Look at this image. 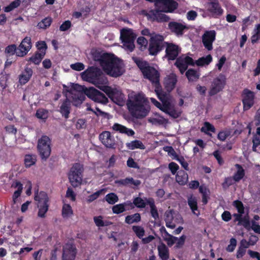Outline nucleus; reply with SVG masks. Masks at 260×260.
Returning <instances> with one entry per match:
<instances>
[{"label":"nucleus","instance_id":"f257e3e1","mask_svg":"<svg viewBox=\"0 0 260 260\" xmlns=\"http://www.w3.org/2000/svg\"><path fill=\"white\" fill-rule=\"evenodd\" d=\"M135 62L141 70L144 76L155 85V92L162 103H160L153 98L150 99L151 102L157 108L170 116L174 118L179 117L181 111L175 108L174 100L169 94L162 92L159 87V76L157 71L153 67L149 66L145 61L136 59Z\"/></svg>","mask_w":260,"mask_h":260},{"label":"nucleus","instance_id":"f03ea898","mask_svg":"<svg viewBox=\"0 0 260 260\" xmlns=\"http://www.w3.org/2000/svg\"><path fill=\"white\" fill-rule=\"evenodd\" d=\"M71 96L73 104L78 106L81 104L85 100V95L92 101L106 104L108 102L106 96L98 90L93 87L87 88L78 84H73L69 91V95L67 94V98Z\"/></svg>","mask_w":260,"mask_h":260},{"label":"nucleus","instance_id":"7ed1b4c3","mask_svg":"<svg viewBox=\"0 0 260 260\" xmlns=\"http://www.w3.org/2000/svg\"><path fill=\"white\" fill-rule=\"evenodd\" d=\"M148 103L144 94L142 92H132L128 95L126 106L133 116L142 118L147 115L150 110Z\"/></svg>","mask_w":260,"mask_h":260},{"label":"nucleus","instance_id":"20e7f679","mask_svg":"<svg viewBox=\"0 0 260 260\" xmlns=\"http://www.w3.org/2000/svg\"><path fill=\"white\" fill-rule=\"evenodd\" d=\"M178 3L174 0H156V10L149 11L146 16L151 21H167L169 17L164 13H173L178 7Z\"/></svg>","mask_w":260,"mask_h":260},{"label":"nucleus","instance_id":"39448f33","mask_svg":"<svg viewBox=\"0 0 260 260\" xmlns=\"http://www.w3.org/2000/svg\"><path fill=\"white\" fill-rule=\"evenodd\" d=\"M102 68L107 75L113 77L120 76L125 72L123 61L112 54H106Z\"/></svg>","mask_w":260,"mask_h":260},{"label":"nucleus","instance_id":"423d86ee","mask_svg":"<svg viewBox=\"0 0 260 260\" xmlns=\"http://www.w3.org/2000/svg\"><path fill=\"white\" fill-rule=\"evenodd\" d=\"M81 76L83 80L95 85L100 89L101 87L108 82L107 79L103 75L102 71L97 68H88L81 74Z\"/></svg>","mask_w":260,"mask_h":260},{"label":"nucleus","instance_id":"0eeeda50","mask_svg":"<svg viewBox=\"0 0 260 260\" xmlns=\"http://www.w3.org/2000/svg\"><path fill=\"white\" fill-rule=\"evenodd\" d=\"M141 34L150 37L149 46L150 54L155 55L162 49L164 40L162 36L153 31L150 32V30L147 28L143 29L141 31Z\"/></svg>","mask_w":260,"mask_h":260},{"label":"nucleus","instance_id":"6e6552de","mask_svg":"<svg viewBox=\"0 0 260 260\" xmlns=\"http://www.w3.org/2000/svg\"><path fill=\"white\" fill-rule=\"evenodd\" d=\"M35 201L38 209L37 215L39 218H44L47 212L49 203V198L47 193L43 191L35 193Z\"/></svg>","mask_w":260,"mask_h":260},{"label":"nucleus","instance_id":"1a4fd4ad","mask_svg":"<svg viewBox=\"0 0 260 260\" xmlns=\"http://www.w3.org/2000/svg\"><path fill=\"white\" fill-rule=\"evenodd\" d=\"M83 165L78 163L75 164L71 168L68 174V178L71 185L78 187L82 183Z\"/></svg>","mask_w":260,"mask_h":260},{"label":"nucleus","instance_id":"9d476101","mask_svg":"<svg viewBox=\"0 0 260 260\" xmlns=\"http://www.w3.org/2000/svg\"><path fill=\"white\" fill-rule=\"evenodd\" d=\"M136 35L130 28H123L120 31V39L122 47L126 51L132 52L135 48L134 40Z\"/></svg>","mask_w":260,"mask_h":260},{"label":"nucleus","instance_id":"9b49d317","mask_svg":"<svg viewBox=\"0 0 260 260\" xmlns=\"http://www.w3.org/2000/svg\"><path fill=\"white\" fill-rule=\"evenodd\" d=\"M51 140L47 136H42L38 141L37 148L42 159H47L51 153Z\"/></svg>","mask_w":260,"mask_h":260},{"label":"nucleus","instance_id":"f8f14e48","mask_svg":"<svg viewBox=\"0 0 260 260\" xmlns=\"http://www.w3.org/2000/svg\"><path fill=\"white\" fill-rule=\"evenodd\" d=\"M101 90L105 92L117 105H121L123 103L124 96L120 89L104 85L101 87Z\"/></svg>","mask_w":260,"mask_h":260},{"label":"nucleus","instance_id":"ddd939ff","mask_svg":"<svg viewBox=\"0 0 260 260\" xmlns=\"http://www.w3.org/2000/svg\"><path fill=\"white\" fill-rule=\"evenodd\" d=\"M165 220L166 226L171 229H174L176 224L182 223L183 222L181 216L172 210H168L166 211Z\"/></svg>","mask_w":260,"mask_h":260},{"label":"nucleus","instance_id":"4468645a","mask_svg":"<svg viewBox=\"0 0 260 260\" xmlns=\"http://www.w3.org/2000/svg\"><path fill=\"white\" fill-rule=\"evenodd\" d=\"M226 82V78L222 74H220L212 82L209 94L213 95L222 91Z\"/></svg>","mask_w":260,"mask_h":260},{"label":"nucleus","instance_id":"2eb2a0df","mask_svg":"<svg viewBox=\"0 0 260 260\" xmlns=\"http://www.w3.org/2000/svg\"><path fill=\"white\" fill-rule=\"evenodd\" d=\"M31 48V39L29 37H25L17 48L16 56L23 57L27 54Z\"/></svg>","mask_w":260,"mask_h":260},{"label":"nucleus","instance_id":"dca6fc26","mask_svg":"<svg viewBox=\"0 0 260 260\" xmlns=\"http://www.w3.org/2000/svg\"><path fill=\"white\" fill-rule=\"evenodd\" d=\"M254 93L248 89H245L243 93L242 102L243 110L246 111L251 108L254 104Z\"/></svg>","mask_w":260,"mask_h":260},{"label":"nucleus","instance_id":"f3484780","mask_svg":"<svg viewBox=\"0 0 260 260\" xmlns=\"http://www.w3.org/2000/svg\"><path fill=\"white\" fill-rule=\"evenodd\" d=\"M175 64L181 74H183L187 69L188 65L193 64V60L190 57L182 55L177 59Z\"/></svg>","mask_w":260,"mask_h":260},{"label":"nucleus","instance_id":"a211bd4d","mask_svg":"<svg viewBox=\"0 0 260 260\" xmlns=\"http://www.w3.org/2000/svg\"><path fill=\"white\" fill-rule=\"evenodd\" d=\"M216 32L215 30L206 31L202 37V42L205 47L208 50L213 49L212 43L215 39Z\"/></svg>","mask_w":260,"mask_h":260},{"label":"nucleus","instance_id":"6ab92c4d","mask_svg":"<svg viewBox=\"0 0 260 260\" xmlns=\"http://www.w3.org/2000/svg\"><path fill=\"white\" fill-rule=\"evenodd\" d=\"M76 254L75 247L71 244H66L63 250L62 260H74Z\"/></svg>","mask_w":260,"mask_h":260},{"label":"nucleus","instance_id":"aec40b11","mask_svg":"<svg viewBox=\"0 0 260 260\" xmlns=\"http://www.w3.org/2000/svg\"><path fill=\"white\" fill-rule=\"evenodd\" d=\"M180 51L178 46L173 44H167L166 57L168 60H174L178 55Z\"/></svg>","mask_w":260,"mask_h":260},{"label":"nucleus","instance_id":"412c9836","mask_svg":"<svg viewBox=\"0 0 260 260\" xmlns=\"http://www.w3.org/2000/svg\"><path fill=\"white\" fill-rule=\"evenodd\" d=\"M32 70L27 66H26L24 71L19 75L18 78L19 84L21 85L25 84L29 81L32 76Z\"/></svg>","mask_w":260,"mask_h":260},{"label":"nucleus","instance_id":"4be33fe9","mask_svg":"<svg viewBox=\"0 0 260 260\" xmlns=\"http://www.w3.org/2000/svg\"><path fill=\"white\" fill-rule=\"evenodd\" d=\"M177 81L176 76L174 73L167 75L164 80V84L167 90L171 91L174 89Z\"/></svg>","mask_w":260,"mask_h":260},{"label":"nucleus","instance_id":"5701e85b","mask_svg":"<svg viewBox=\"0 0 260 260\" xmlns=\"http://www.w3.org/2000/svg\"><path fill=\"white\" fill-rule=\"evenodd\" d=\"M99 137L102 143L106 147H112L114 145V141L109 132H104L100 134Z\"/></svg>","mask_w":260,"mask_h":260},{"label":"nucleus","instance_id":"b1692460","mask_svg":"<svg viewBox=\"0 0 260 260\" xmlns=\"http://www.w3.org/2000/svg\"><path fill=\"white\" fill-rule=\"evenodd\" d=\"M206 8L213 16L221 15L222 13V10L217 2H211L207 4Z\"/></svg>","mask_w":260,"mask_h":260},{"label":"nucleus","instance_id":"393cba45","mask_svg":"<svg viewBox=\"0 0 260 260\" xmlns=\"http://www.w3.org/2000/svg\"><path fill=\"white\" fill-rule=\"evenodd\" d=\"M169 27L171 30L177 35H181L183 30L185 28V25L182 23L171 22L169 24Z\"/></svg>","mask_w":260,"mask_h":260},{"label":"nucleus","instance_id":"a878e982","mask_svg":"<svg viewBox=\"0 0 260 260\" xmlns=\"http://www.w3.org/2000/svg\"><path fill=\"white\" fill-rule=\"evenodd\" d=\"M160 230L164 240L167 242L169 246H172L175 243L177 239V237L169 234L164 227L161 228Z\"/></svg>","mask_w":260,"mask_h":260},{"label":"nucleus","instance_id":"bb28decb","mask_svg":"<svg viewBox=\"0 0 260 260\" xmlns=\"http://www.w3.org/2000/svg\"><path fill=\"white\" fill-rule=\"evenodd\" d=\"M112 129L120 133L125 134L128 136H132L135 134V132L133 129L128 128L118 123H115L112 126Z\"/></svg>","mask_w":260,"mask_h":260},{"label":"nucleus","instance_id":"cd10ccee","mask_svg":"<svg viewBox=\"0 0 260 260\" xmlns=\"http://www.w3.org/2000/svg\"><path fill=\"white\" fill-rule=\"evenodd\" d=\"M158 255L162 260H168L169 257V249L167 246L161 243L157 246Z\"/></svg>","mask_w":260,"mask_h":260},{"label":"nucleus","instance_id":"c85d7f7f","mask_svg":"<svg viewBox=\"0 0 260 260\" xmlns=\"http://www.w3.org/2000/svg\"><path fill=\"white\" fill-rule=\"evenodd\" d=\"M236 168V172L233 175V179L236 182H239L241 180L245 175V171L241 166L238 164L235 165Z\"/></svg>","mask_w":260,"mask_h":260},{"label":"nucleus","instance_id":"c756f323","mask_svg":"<svg viewBox=\"0 0 260 260\" xmlns=\"http://www.w3.org/2000/svg\"><path fill=\"white\" fill-rule=\"evenodd\" d=\"M45 52L41 51L36 53L32 55L30 57L27 59V61L31 62L35 64H39L43 57L44 56Z\"/></svg>","mask_w":260,"mask_h":260},{"label":"nucleus","instance_id":"7c9ffc66","mask_svg":"<svg viewBox=\"0 0 260 260\" xmlns=\"http://www.w3.org/2000/svg\"><path fill=\"white\" fill-rule=\"evenodd\" d=\"M148 121L154 124H166L168 123L167 119L157 113L155 114L153 116L150 117Z\"/></svg>","mask_w":260,"mask_h":260},{"label":"nucleus","instance_id":"2f4dec72","mask_svg":"<svg viewBox=\"0 0 260 260\" xmlns=\"http://www.w3.org/2000/svg\"><path fill=\"white\" fill-rule=\"evenodd\" d=\"M122 185H133L138 186L141 184V181L139 180H135L132 178H127L115 182Z\"/></svg>","mask_w":260,"mask_h":260},{"label":"nucleus","instance_id":"473e14b6","mask_svg":"<svg viewBox=\"0 0 260 260\" xmlns=\"http://www.w3.org/2000/svg\"><path fill=\"white\" fill-rule=\"evenodd\" d=\"M152 199L144 198L142 199L141 197H136L133 200L134 204L138 208H145L147 204L148 205V201L152 200Z\"/></svg>","mask_w":260,"mask_h":260},{"label":"nucleus","instance_id":"72a5a7b5","mask_svg":"<svg viewBox=\"0 0 260 260\" xmlns=\"http://www.w3.org/2000/svg\"><path fill=\"white\" fill-rule=\"evenodd\" d=\"M126 147L131 150L135 149H144L145 147L143 143L139 140H134L126 143Z\"/></svg>","mask_w":260,"mask_h":260},{"label":"nucleus","instance_id":"f704fd0d","mask_svg":"<svg viewBox=\"0 0 260 260\" xmlns=\"http://www.w3.org/2000/svg\"><path fill=\"white\" fill-rule=\"evenodd\" d=\"M176 180L179 184L184 185L188 181V175L184 171H179L176 175Z\"/></svg>","mask_w":260,"mask_h":260},{"label":"nucleus","instance_id":"c9c22d12","mask_svg":"<svg viewBox=\"0 0 260 260\" xmlns=\"http://www.w3.org/2000/svg\"><path fill=\"white\" fill-rule=\"evenodd\" d=\"M212 61V57L211 55H208L206 56H204L199 58L196 61V64L198 66H205L209 64Z\"/></svg>","mask_w":260,"mask_h":260},{"label":"nucleus","instance_id":"e433bc0d","mask_svg":"<svg viewBox=\"0 0 260 260\" xmlns=\"http://www.w3.org/2000/svg\"><path fill=\"white\" fill-rule=\"evenodd\" d=\"M107 53L102 54L100 51L92 49L91 51V55L93 59L95 61H98L102 67V62L104 60V57L106 56Z\"/></svg>","mask_w":260,"mask_h":260},{"label":"nucleus","instance_id":"4c0bfd02","mask_svg":"<svg viewBox=\"0 0 260 260\" xmlns=\"http://www.w3.org/2000/svg\"><path fill=\"white\" fill-rule=\"evenodd\" d=\"M24 165L26 168H29L34 165L37 161V157L35 155L27 154L24 156Z\"/></svg>","mask_w":260,"mask_h":260},{"label":"nucleus","instance_id":"58836bf2","mask_svg":"<svg viewBox=\"0 0 260 260\" xmlns=\"http://www.w3.org/2000/svg\"><path fill=\"white\" fill-rule=\"evenodd\" d=\"M73 214V211L69 204L64 202L62 208V215L63 218H69Z\"/></svg>","mask_w":260,"mask_h":260},{"label":"nucleus","instance_id":"ea45409f","mask_svg":"<svg viewBox=\"0 0 260 260\" xmlns=\"http://www.w3.org/2000/svg\"><path fill=\"white\" fill-rule=\"evenodd\" d=\"M246 228H248L249 226H250L251 230L255 233L260 234V225L255 221L251 220L250 222H245L244 224Z\"/></svg>","mask_w":260,"mask_h":260},{"label":"nucleus","instance_id":"a19ab883","mask_svg":"<svg viewBox=\"0 0 260 260\" xmlns=\"http://www.w3.org/2000/svg\"><path fill=\"white\" fill-rule=\"evenodd\" d=\"M188 203L194 214L198 215L199 212L198 211L197 200L195 197L192 196L188 199Z\"/></svg>","mask_w":260,"mask_h":260},{"label":"nucleus","instance_id":"79ce46f5","mask_svg":"<svg viewBox=\"0 0 260 260\" xmlns=\"http://www.w3.org/2000/svg\"><path fill=\"white\" fill-rule=\"evenodd\" d=\"M70 102L68 99L66 100L60 106V111L65 118H68L70 113Z\"/></svg>","mask_w":260,"mask_h":260},{"label":"nucleus","instance_id":"37998d69","mask_svg":"<svg viewBox=\"0 0 260 260\" xmlns=\"http://www.w3.org/2000/svg\"><path fill=\"white\" fill-rule=\"evenodd\" d=\"M260 39V24H257L255 26V27L252 31V35L251 37L252 43H256L258 40Z\"/></svg>","mask_w":260,"mask_h":260},{"label":"nucleus","instance_id":"c03bdc74","mask_svg":"<svg viewBox=\"0 0 260 260\" xmlns=\"http://www.w3.org/2000/svg\"><path fill=\"white\" fill-rule=\"evenodd\" d=\"M93 220L95 225L98 227L107 226L111 224L110 222L104 220L102 216H94Z\"/></svg>","mask_w":260,"mask_h":260},{"label":"nucleus","instance_id":"a18cd8bd","mask_svg":"<svg viewBox=\"0 0 260 260\" xmlns=\"http://www.w3.org/2000/svg\"><path fill=\"white\" fill-rule=\"evenodd\" d=\"M141 220L140 214L135 213L133 215L127 216L125 217V222L128 224H132L135 222H138Z\"/></svg>","mask_w":260,"mask_h":260},{"label":"nucleus","instance_id":"49530a36","mask_svg":"<svg viewBox=\"0 0 260 260\" xmlns=\"http://www.w3.org/2000/svg\"><path fill=\"white\" fill-rule=\"evenodd\" d=\"M51 22L52 19L50 17H46L38 23V26L40 29H45L50 26Z\"/></svg>","mask_w":260,"mask_h":260},{"label":"nucleus","instance_id":"de8ad7c7","mask_svg":"<svg viewBox=\"0 0 260 260\" xmlns=\"http://www.w3.org/2000/svg\"><path fill=\"white\" fill-rule=\"evenodd\" d=\"M106 190L105 189H102L100 190L97 191L96 192L93 193V194L89 196L87 198V202L88 203H91L98 199L99 196L101 194H104L105 193Z\"/></svg>","mask_w":260,"mask_h":260},{"label":"nucleus","instance_id":"09e8293b","mask_svg":"<svg viewBox=\"0 0 260 260\" xmlns=\"http://www.w3.org/2000/svg\"><path fill=\"white\" fill-rule=\"evenodd\" d=\"M16 187H17V190L15 191L13 196V202L15 204L17 202V198L20 196L22 189V185L19 182H16Z\"/></svg>","mask_w":260,"mask_h":260},{"label":"nucleus","instance_id":"8fccbe9b","mask_svg":"<svg viewBox=\"0 0 260 260\" xmlns=\"http://www.w3.org/2000/svg\"><path fill=\"white\" fill-rule=\"evenodd\" d=\"M36 116L40 119L45 120L48 117V112L45 109H40L37 111Z\"/></svg>","mask_w":260,"mask_h":260},{"label":"nucleus","instance_id":"3c124183","mask_svg":"<svg viewBox=\"0 0 260 260\" xmlns=\"http://www.w3.org/2000/svg\"><path fill=\"white\" fill-rule=\"evenodd\" d=\"M148 205L150 208L151 215L154 219L157 218L158 217V214L157 209L154 205V200H149Z\"/></svg>","mask_w":260,"mask_h":260},{"label":"nucleus","instance_id":"603ef678","mask_svg":"<svg viewBox=\"0 0 260 260\" xmlns=\"http://www.w3.org/2000/svg\"><path fill=\"white\" fill-rule=\"evenodd\" d=\"M105 200L110 204H114L118 201V198L114 193H110L106 196Z\"/></svg>","mask_w":260,"mask_h":260},{"label":"nucleus","instance_id":"864d4df0","mask_svg":"<svg viewBox=\"0 0 260 260\" xmlns=\"http://www.w3.org/2000/svg\"><path fill=\"white\" fill-rule=\"evenodd\" d=\"M186 76L189 81H194L199 78L198 73L194 70H188L186 73Z\"/></svg>","mask_w":260,"mask_h":260},{"label":"nucleus","instance_id":"5fc2aeb1","mask_svg":"<svg viewBox=\"0 0 260 260\" xmlns=\"http://www.w3.org/2000/svg\"><path fill=\"white\" fill-rule=\"evenodd\" d=\"M133 230L137 236L140 239L143 237L145 234V230L144 228L140 226H133Z\"/></svg>","mask_w":260,"mask_h":260},{"label":"nucleus","instance_id":"6e6d98bb","mask_svg":"<svg viewBox=\"0 0 260 260\" xmlns=\"http://www.w3.org/2000/svg\"><path fill=\"white\" fill-rule=\"evenodd\" d=\"M20 0H15L12 2L9 6L6 7L4 9V11L6 12H9L15 8H17L20 5Z\"/></svg>","mask_w":260,"mask_h":260},{"label":"nucleus","instance_id":"4d7b16f0","mask_svg":"<svg viewBox=\"0 0 260 260\" xmlns=\"http://www.w3.org/2000/svg\"><path fill=\"white\" fill-rule=\"evenodd\" d=\"M125 210V205L124 204H117L112 207L114 213L119 214Z\"/></svg>","mask_w":260,"mask_h":260},{"label":"nucleus","instance_id":"13d9d810","mask_svg":"<svg viewBox=\"0 0 260 260\" xmlns=\"http://www.w3.org/2000/svg\"><path fill=\"white\" fill-rule=\"evenodd\" d=\"M17 48L15 45H11L7 46L5 49V52L8 55H12L16 54Z\"/></svg>","mask_w":260,"mask_h":260},{"label":"nucleus","instance_id":"bf43d9fd","mask_svg":"<svg viewBox=\"0 0 260 260\" xmlns=\"http://www.w3.org/2000/svg\"><path fill=\"white\" fill-rule=\"evenodd\" d=\"M237 245V240L235 238H231L230 241V244L228 245L226 248V250L227 251L229 252H233Z\"/></svg>","mask_w":260,"mask_h":260},{"label":"nucleus","instance_id":"052dcab7","mask_svg":"<svg viewBox=\"0 0 260 260\" xmlns=\"http://www.w3.org/2000/svg\"><path fill=\"white\" fill-rule=\"evenodd\" d=\"M201 131L206 133H208L209 131L214 132L215 128L209 122H205L204 126L202 127Z\"/></svg>","mask_w":260,"mask_h":260},{"label":"nucleus","instance_id":"680f3d73","mask_svg":"<svg viewBox=\"0 0 260 260\" xmlns=\"http://www.w3.org/2000/svg\"><path fill=\"white\" fill-rule=\"evenodd\" d=\"M137 43L141 46V49H145L148 44V41L144 37H140L137 39Z\"/></svg>","mask_w":260,"mask_h":260},{"label":"nucleus","instance_id":"e2e57ef3","mask_svg":"<svg viewBox=\"0 0 260 260\" xmlns=\"http://www.w3.org/2000/svg\"><path fill=\"white\" fill-rule=\"evenodd\" d=\"M70 67L72 70L77 71H80L84 69L85 66L83 63L81 62H76L75 63L71 64Z\"/></svg>","mask_w":260,"mask_h":260},{"label":"nucleus","instance_id":"0e129e2a","mask_svg":"<svg viewBox=\"0 0 260 260\" xmlns=\"http://www.w3.org/2000/svg\"><path fill=\"white\" fill-rule=\"evenodd\" d=\"M234 206L237 208L240 214L244 213V207L242 203L239 201H235L234 202Z\"/></svg>","mask_w":260,"mask_h":260},{"label":"nucleus","instance_id":"69168bd1","mask_svg":"<svg viewBox=\"0 0 260 260\" xmlns=\"http://www.w3.org/2000/svg\"><path fill=\"white\" fill-rule=\"evenodd\" d=\"M164 149L166 152H167L168 154L172 156L173 159L177 158V155L172 147H165Z\"/></svg>","mask_w":260,"mask_h":260},{"label":"nucleus","instance_id":"338daca9","mask_svg":"<svg viewBox=\"0 0 260 260\" xmlns=\"http://www.w3.org/2000/svg\"><path fill=\"white\" fill-rule=\"evenodd\" d=\"M230 134L231 132L229 130L221 131L218 134V138L221 141H224Z\"/></svg>","mask_w":260,"mask_h":260},{"label":"nucleus","instance_id":"774afa93","mask_svg":"<svg viewBox=\"0 0 260 260\" xmlns=\"http://www.w3.org/2000/svg\"><path fill=\"white\" fill-rule=\"evenodd\" d=\"M66 197L70 199L72 201H75L76 200V194L71 188L68 189L66 193Z\"/></svg>","mask_w":260,"mask_h":260}]
</instances>
